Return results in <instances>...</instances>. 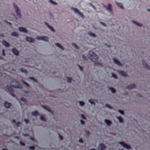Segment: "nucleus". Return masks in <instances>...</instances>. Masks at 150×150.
<instances>
[{"instance_id":"f257e3e1","label":"nucleus","mask_w":150,"mask_h":150,"mask_svg":"<svg viewBox=\"0 0 150 150\" xmlns=\"http://www.w3.org/2000/svg\"><path fill=\"white\" fill-rule=\"evenodd\" d=\"M10 84L11 85V86L7 85L6 87V88L10 91H12V86L18 88H22L21 86L17 81H11L10 83Z\"/></svg>"},{"instance_id":"f03ea898","label":"nucleus","mask_w":150,"mask_h":150,"mask_svg":"<svg viewBox=\"0 0 150 150\" xmlns=\"http://www.w3.org/2000/svg\"><path fill=\"white\" fill-rule=\"evenodd\" d=\"M88 56L90 59L92 61H97L98 59V56L92 51L89 52L88 54Z\"/></svg>"},{"instance_id":"7ed1b4c3","label":"nucleus","mask_w":150,"mask_h":150,"mask_svg":"<svg viewBox=\"0 0 150 150\" xmlns=\"http://www.w3.org/2000/svg\"><path fill=\"white\" fill-rule=\"evenodd\" d=\"M13 7L15 12L17 16L18 19H21V13L20 10L18 7L15 4H13Z\"/></svg>"},{"instance_id":"20e7f679","label":"nucleus","mask_w":150,"mask_h":150,"mask_svg":"<svg viewBox=\"0 0 150 150\" xmlns=\"http://www.w3.org/2000/svg\"><path fill=\"white\" fill-rule=\"evenodd\" d=\"M36 39L38 40H41L46 42L48 41V38L46 36H37Z\"/></svg>"},{"instance_id":"39448f33","label":"nucleus","mask_w":150,"mask_h":150,"mask_svg":"<svg viewBox=\"0 0 150 150\" xmlns=\"http://www.w3.org/2000/svg\"><path fill=\"white\" fill-rule=\"evenodd\" d=\"M71 9H72L74 13L79 15H80L81 17L83 18H84L83 16L80 12L76 8L71 7Z\"/></svg>"},{"instance_id":"423d86ee","label":"nucleus","mask_w":150,"mask_h":150,"mask_svg":"<svg viewBox=\"0 0 150 150\" xmlns=\"http://www.w3.org/2000/svg\"><path fill=\"white\" fill-rule=\"evenodd\" d=\"M142 64L144 69L148 70H150V66L146 64L144 61H142Z\"/></svg>"},{"instance_id":"0eeeda50","label":"nucleus","mask_w":150,"mask_h":150,"mask_svg":"<svg viewBox=\"0 0 150 150\" xmlns=\"http://www.w3.org/2000/svg\"><path fill=\"white\" fill-rule=\"evenodd\" d=\"M118 143L125 148L127 149H129L130 148V146L129 145H127L123 142H119Z\"/></svg>"},{"instance_id":"6e6552de","label":"nucleus","mask_w":150,"mask_h":150,"mask_svg":"<svg viewBox=\"0 0 150 150\" xmlns=\"http://www.w3.org/2000/svg\"><path fill=\"white\" fill-rule=\"evenodd\" d=\"M20 32H23L25 33H27L28 31L26 28L23 27H20L18 28Z\"/></svg>"},{"instance_id":"1a4fd4ad","label":"nucleus","mask_w":150,"mask_h":150,"mask_svg":"<svg viewBox=\"0 0 150 150\" xmlns=\"http://www.w3.org/2000/svg\"><path fill=\"white\" fill-rule=\"evenodd\" d=\"M25 39L26 41L29 42L33 43L35 41L34 39L30 37H27Z\"/></svg>"},{"instance_id":"9d476101","label":"nucleus","mask_w":150,"mask_h":150,"mask_svg":"<svg viewBox=\"0 0 150 150\" xmlns=\"http://www.w3.org/2000/svg\"><path fill=\"white\" fill-rule=\"evenodd\" d=\"M135 87V84H132L127 86L126 87V88L127 89L131 90L134 88Z\"/></svg>"},{"instance_id":"9b49d317","label":"nucleus","mask_w":150,"mask_h":150,"mask_svg":"<svg viewBox=\"0 0 150 150\" xmlns=\"http://www.w3.org/2000/svg\"><path fill=\"white\" fill-rule=\"evenodd\" d=\"M118 73L119 74L123 76L126 77L127 76V74L126 72L122 71H118Z\"/></svg>"},{"instance_id":"f8f14e48","label":"nucleus","mask_w":150,"mask_h":150,"mask_svg":"<svg viewBox=\"0 0 150 150\" xmlns=\"http://www.w3.org/2000/svg\"><path fill=\"white\" fill-rule=\"evenodd\" d=\"M42 107L44 109L46 110L48 112H50L51 114L53 115V113L52 111L50 109L46 106H42Z\"/></svg>"},{"instance_id":"ddd939ff","label":"nucleus","mask_w":150,"mask_h":150,"mask_svg":"<svg viewBox=\"0 0 150 150\" xmlns=\"http://www.w3.org/2000/svg\"><path fill=\"white\" fill-rule=\"evenodd\" d=\"M104 7L106 9L108 10L110 13L112 12V6L110 4H108V7H105V6H104Z\"/></svg>"},{"instance_id":"4468645a","label":"nucleus","mask_w":150,"mask_h":150,"mask_svg":"<svg viewBox=\"0 0 150 150\" xmlns=\"http://www.w3.org/2000/svg\"><path fill=\"white\" fill-rule=\"evenodd\" d=\"M112 60L118 66H121L122 65L121 63L118 60L115 59L114 58L112 59Z\"/></svg>"},{"instance_id":"2eb2a0df","label":"nucleus","mask_w":150,"mask_h":150,"mask_svg":"<svg viewBox=\"0 0 150 150\" xmlns=\"http://www.w3.org/2000/svg\"><path fill=\"white\" fill-rule=\"evenodd\" d=\"M105 123L108 126H110L112 124V122L111 121L105 119L104 120Z\"/></svg>"},{"instance_id":"dca6fc26","label":"nucleus","mask_w":150,"mask_h":150,"mask_svg":"<svg viewBox=\"0 0 150 150\" xmlns=\"http://www.w3.org/2000/svg\"><path fill=\"white\" fill-rule=\"evenodd\" d=\"M45 24L46 25V26L48 28L50 29L51 31L53 32H55V30L53 28V27L51 26H50L49 25L47 24L46 22H45Z\"/></svg>"},{"instance_id":"f3484780","label":"nucleus","mask_w":150,"mask_h":150,"mask_svg":"<svg viewBox=\"0 0 150 150\" xmlns=\"http://www.w3.org/2000/svg\"><path fill=\"white\" fill-rule=\"evenodd\" d=\"M105 146L102 144H100L98 147L99 150H103L105 149Z\"/></svg>"},{"instance_id":"a211bd4d","label":"nucleus","mask_w":150,"mask_h":150,"mask_svg":"<svg viewBox=\"0 0 150 150\" xmlns=\"http://www.w3.org/2000/svg\"><path fill=\"white\" fill-rule=\"evenodd\" d=\"M12 52L13 54L16 55H18L19 53L18 50L15 48L12 50Z\"/></svg>"},{"instance_id":"6ab92c4d","label":"nucleus","mask_w":150,"mask_h":150,"mask_svg":"<svg viewBox=\"0 0 150 150\" xmlns=\"http://www.w3.org/2000/svg\"><path fill=\"white\" fill-rule=\"evenodd\" d=\"M2 44L6 47H8L9 46L8 43L5 40H3L2 41Z\"/></svg>"},{"instance_id":"aec40b11","label":"nucleus","mask_w":150,"mask_h":150,"mask_svg":"<svg viewBox=\"0 0 150 150\" xmlns=\"http://www.w3.org/2000/svg\"><path fill=\"white\" fill-rule=\"evenodd\" d=\"M4 105L6 108H8L10 107L11 104L10 103L5 102L4 103Z\"/></svg>"},{"instance_id":"412c9836","label":"nucleus","mask_w":150,"mask_h":150,"mask_svg":"<svg viewBox=\"0 0 150 150\" xmlns=\"http://www.w3.org/2000/svg\"><path fill=\"white\" fill-rule=\"evenodd\" d=\"M132 22L133 24L138 26L141 27L142 26V24H139L135 21H132Z\"/></svg>"},{"instance_id":"4be33fe9","label":"nucleus","mask_w":150,"mask_h":150,"mask_svg":"<svg viewBox=\"0 0 150 150\" xmlns=\"http://www.w3.org/2000/svg\"><path fill=\"white\" fill-rule=\"evenodd\" d=\"M88 35L93 38H96V36L93 33L91 32H88Z\"/></svg>"},{"instance_id":"5701e85b","label":"nucleus","mask_w":150,"mask_h":150,"mask_svg":"<svg viewBox=\"0 0 150 150\" xmlns=\"http://www.w3.org/2000/svg\"><path fill=\"white\" fill-rule=\"evenodd\" d=\"M18 32H14L11 34V36L16 37H18Z\"/></svg>"},{"instance_id":"b1692460","label":"nucleus","mask_w":150,"mask_h":150,"mask_svg":"<svg viewBox=\"0 0 150 150\" xmlns=\"http://www.w3.org/2000/svg\"><path fill=\"white\" fill-rule=\"evenodd\" d=\"M116 118L118 120L119 122L120 123H122L123 122V119L121 117H116Z\"/></svg>"},{"instance_id":"393cba45","label":"nucleus","mask_w":150,"mask_h":150,"mask_svg":"<svg viewBox=\"0 0 150 150\" xmlns=\"http://www.w3.org/2000/svg\"><path fill=\"white\" fill-rule=\"evenodd\" d=\"M56 45L57 47L58 48L62 50H64V48L59 43H56L55 44Z\"/></svg>"},{"instance_id":"a878e982","label":"nucleus","mask_w":150,"mask_h":150,"mask_svg":"<svg viewBox=\"0 0 150 150\" xmlns=\"http://www.w3.org/2000/svg\"><path fill=\"white\" fill-rule=\"evenodd\" d=\"M32 115L33 116H36L39 115L38 112L37 111H35L33 112L32 113Z\"/></svg>"},{"instance_id":"bb28decb","label":"nucleus","mask_w":150,"mask_h":150,"mask_svg":"<svg viewBox=\"0 0 150 150\" xmlns=\"http://www.w3.org/2000/svg\"><path fill=\"white\" fill-rule=\"evenodd\" d=\"M115 3L118 7L122 9L123 8L122 5L121 3L115 2Z\"/></svg>"},{"instance_id":"cd10ccee","label":"nucleus","mask_w":150,"mask_h":150,"mask_svg":"<svg viewBox=\"0 0 150 150\" xmlns=\"http://www.w3.org/2000/svg\"><path fill=\"white\" fill-rule=\"evenodd\" d=\"M109 89L111 91V92L113 93H115V91L114 88L112 87H110L109 88Z\"/></svg>"},{"instance_id":"c85d7f7f","label":"nucleus","mask_w":150,"mask_h":150,"mask_svg":"<svg viewBox=\"0 0 150 150\" xmlns=\"http://www.w3.org/2000/svg\"><path fill=\"white\" fill-rule=\"evenodd\" d=\"M40 118L41 120L43 121H45L46 120V118L42 115H40Z\"/></svg>"},{"instance_id":"c756f323","label":"nucleus","mask_w":150,"mask_h":150,"mask_svg":"<svg viewBox=\"0 0 150 150\" xmlns=\"http://www.w3.org/2000/svg\"><path fill=\"white\" fill-rule=\"evenodd\" d=\"M79 105L81 106H83L85 104L82 101H79Z\"/></svg>"},{"instance_id":"7c9ffc66","label":"nucleus","mask_w":150,"mask_h":150,"mask_svg":"<svg viewBox=\"0 0 150 150\" xmlns=\"http://www.w3.org/2000/svg\"><path fill=\"white\" fill-rule=\"evenodd\" d=\"M48 1L50 3H51L52 4H53L55 5H57V3H56V2H55L53 1L52 0H49Z\"/></svg>"},{"instance_id":"2f4dec72","label":"nucleus","mask_w":150,"mask_h":150,"mask_svg":"<svg viewBox=\"0 0 150 150\" xmlns=\"http://www.w3.org/2000/svg\"><path fill=\"white\" fill-rule=\"evenodd\" d=\"M119 112L121 115H123L124 114V112L123 111L120 110H118Z\"/></svg>"},{"instance_id":"473e14b6","label":"nucleus","mask_w":150,"mask_h":150,"mask_svg":"<svg viewBox=\"0 0 150 150\" xmlns=\"http://www.w3.org/2000/svg\"><path fill=\"white\" fill-rule=\"evenodd\" d=\"M88 101L91 104H93L94 105H95V103L94 102H93L92 101V100H91L89 99L88 100Z\"/></svg>"},{"instance_id":"72a5a7b5","label":"nucleus","mask_w":150,"mask_h":150,"mask_svg":"<svg viewBox=\"0 0 150 150\" xmlns=\"http://www.w3.org/2000/svg\"><path fill=\"white\" fill-rule=\"evenodd\" d=\"M95 65L98 67H103V66L100 64L98 63H95Z\"/></svg>"},{"instance_id":"f704fd0d","label":"nucleus","mask_w":150,"mask_h":150,"mask_svg":"<svg viewBox=\"0 0 150 150\" xmlns=\"http://www.w3.org/2000/svg\"><path fill=\"white\" fill-rule=\"evenodd\" d=\"M67 82L69 83H70L71 82V78L67 77Z\"/></svg>"},{"instance_id":"c9c22d12","label":"nucleus","mask_w":150,"mask_h":150,"mask_svg":"<svg viewBox=\"0 0 150 150\" xmlns=\"http://www.w3.org/2000/svg\"><path fill=\"white\" fill-rule=\"evenodd\" d=\"M72 45H73V46L76 49H79V47H78V46L76 45L75 44V43H72Z\"/></svg>"},{"instance_id":"e433bc0d","label":"nucleus","mask_w":150,"mask_h":150,"mask_svg":"<svg viewBox=\"0 0 150 150\" xmlns=\"http://www.w3.org/2000/svg\"><path fill=\"white\" fill-rule=\"evenodd\" d=\"M105 106L107 108L110 109H112V108L110 106H109L107 104H106L105 105Z\"/></svg>"},{"instance_id":"4c0bfd02","label":"nucleus","mask_w":150,"mask_h":150,"mask_svg":"<svg viewBox=\"0 0 150 150\" xmlns=\"http://www.w3.org/2000/svg\"><path fill=\"white\" fill-rule=\"evenodd\" d=\"M111 74V75H112V76L115 79H117V77H116V76L113 73H112Z\"/></svg>"},{"instance_id":"58836bf2","label":"nucleus","mask_w":150,"mask_h":150,"mask_svg":"<svg viewBox=\"0 0 150 150\" xmlns=\"http://www.w3.org/2000/svg\"><path fill=\"white\" fill-rule=\"evenodd\" d=\"M20 70L21 71V72H24L25 73H27V72L26 71H25V70L23 69H20Z\"/></svg>"},{"instance_id":"ea45409f","label":"nucleus","mask_w":150,"mask_h":150,"mask_svg":"<svg viewBox=\"0 0 150 150\" xmlns=\"http://www.w3.org/2000/svg\"><path fill=\"white\" fill-rule=\"evenodd\" d=\"M21 101H22L24 102H26V100L25 98H21Z\"/></svg>"},{"instance_id":"a19ab883","label":"nucleus","mask_w":150,"mask_h":150,"mask_svg":"<svg viewBox=\"0 0 150 150\" xmlns=\"http://www.w3.org/2000/svg\"><path fill=\"white\" fill-rule=\"evenodd\" d=\"M29 79H31V80H32L35 81L36 82H37V80H36V79H34L33 78L29 77Z\"/></svg>"},{"instance_id":"79ce46f5","label":"nucleus","mask_w":150,"mask_h":150,"mask_svg":"<svg viewBox=\"0 0 150 150\" xmlns=\"http://www.w3.org/2000/svg\"><path fill=\"white\" fill-rule=\"evenodd\" d=\"M100 24H101V25H103L104 27H105L106 26V25H105V23H103L101 22H100Z\"/></svg>"},{"instance_id":"37998d69","label":"nucleus","mask_w":150,"mask_h":150,"mask_svg":"<svg viewBox=\"0 0 150 150\" xmlns=\"http://www.w3.org/2000/svg\"><path fill=\"white\" fill-rule=\"evenodd\" d=\"M80 116H81V117L83 119H84V120L86 119V117L83 115L81 114V115Z\"/></svg>"},{"instance_id":"c03bdc74","label":"nucleus","mask_w":150,"mask_h":150,"mask_svg":"<svg viewBox=\"0 0 150 150\" xmlns=\"http://www.w3.org/2000/svg\"><path fill=\"white\" fill-rule=\"evenodd\" d=\"M78 67H79V69L82 71V72L83 71V69H82V68H81V67H80L79 65H78Z\"/></svg>"},{"instance_id":"a18cd8bd","label":"nucleus","mask_w":150,"mask_h":150,"mask_svg":"<svg viewBox=\"0 0 150 150\" xmlns=\"http://www.w3.org/2000/svg\"><path fill=\"white\" fill-rule=\"evenodd\" d=\"M80 122L81 124L82 125H83L84 124V122L82 120H80Z\"/></svg>"},{"instance_id":"49530a36","label":"nucleus","mask_w":150,"mask_h":150,"mask_svg":"<svg viewBox=\"0 0 150 150\" xmlns=\"http://www.w3.org/2000/svg\"><path fill=\"white\" fill-rule=\"evenodd\" d=\"M29 148L32 150H33L34 149V146H30L29 147Z\"/></svg>"},{"instance_id":"de8ad7c7","label":"nucleus","mask_w":150,"mask_h":150,"mask_svg":"<svg viewBox=\"0 0 150 150\" xmlns=\"http://www.w3.org/2000/svg\"><path fill=\"white\" fill-rule=\"evenodd\" d=\"M2 54L3 56H4L5 55V54L4 53V50H3L2 51Z\"/></svg>"},{"instance_id":"09e8293b","label":"nucleus","mask_w":150,"mask_h":150,"mask_svg":"<svg viewBox=\"0 0 150 150\" xmlns=\"http://www.w3.org/2000/svg\"><path fill=\"white\" fill-rule=\"evenodd\" d=\"M22 82H23V83H24V84H25L27 86H29L28 84V83H25L24 81H23Z\"/></svg>"},{"instance_id":"8fccbe9b","label":"nucleus","mask_w":150,"mask_h":150,"mask_svg":"<svg viewBox=\"0 0 150 150\" xmlns=\"http://www.w3.org/2000/svg\"><path fill=\"white\" fill-rule=\"evenodd\" d=\"M59 139L60 140H62V137L61 136H60L59 134Z\"/></svg>"},{"instance_id":"3c124183","label":"nucleus","mask_w":150,"mask_h":150,"mask_svg":"<svg viewBox=\"0 0 150 150\" xmlns=\"http://www.w3.org/2000/svg\"><path fill=\"white\" fill-rule=\"evenodd\" d=\"M82 58L83 59H84V60H85L86 59V57L83 55H82Z\"/></svg>"},{"instance_id":"603ef678","label":"nucleus","mask_w":150,"mask_h":150,"mask_svg":"<svg viewBox=\"0 0 150 150\" xmlns=\"http://www.w3.org/2000/svg\"><path fill=\"white\" fill-rule=\"evenodd\" d=\"M19 143L22 146L25 145V144L24 143H22L21 142H20Z\"/></svg>"},{"instance_id":"864d4df0","label":"nucleus","mask_w":150,"mask_h":150,"mask_svg":"<svg viewBox=\"0 0 150 150\" xmlns=\"http://www.w3.org/2000/svg\"><path fill=\"white\" fill-rule=\"evenodd\" d=\"M20 124V122H18L16 124V125L17 126H19V124Z\"/></svg>"},{"instance_id":"5fc2aeb1","label":"nucleus","mask_w":150,"mask_h":150,"mask_svg":"<svg viewBox=\"0 0 150 150\" xmlns=\"http://www.w3.org/2000/svg\"><path fill=\"white\" fill-rule=\"evenodd\" d=\"M10 94L12 96H13V97H15V96L13 94L11 93Z\"/></svg>"},{"instance_id":"6e6d98bb","label":"nucleus","mask_w":150,"mask_h":150,"mask_svg":"<svg viewBox=\"0 0 150 150\" xmlns=\"http://www.w3.org/2000/svg\"><path fill=\"white\" fill-rule=\"evenodd\" d=\"M24 121H25V122L26 123H28V121L27 120H24Z\"/></svg>"},{"instance_id":"4d7b16f0","label":"nucleus","mask_w":150,"mask_h":150,"mask_svg":"<svg viewBox=\"0 0 150 150\" xmlns=\"http://www.w3.org/2000/svg\"><path fill=\"white\" fill-rule=\"evenodd\" d=\"M79 142L80 143H83V141L81 139H80L79 141Z\"/></svg>"},{"instance_id":"13d9d810","label":"nucleus","mask_w":150,"mask_h":150,"mask_svg":"<svg viewBox=\"0 0 150 150\" xmlns=\"http://www.w3.org/2000/svg\"><path fill=\"white\" fill-rule=\"evenodd\" d=\"M92 8H93L94 9H96L95 7L93 6L92 5Z\"/></svg>"},{"instance_id":"bf43d9fd","label":"nucleus","mask_w":150,"mask_h":150,"mask_svg":"<svg viewBox=\"0 0 150 150\" xmlns=\"http://www.w3.org/2000/svg\"><path fill=\"white\" fill-rule=\"evenodd\" d=\"M146 10H147L148 11H149V12H150V9H147Z\"/></svg>"},{"instance_id":"052dcab7","label":"nucleus","mask_w":150,"mask_h":150,"mask_svg":"<svg viewBox=\"0 0 150 150\" xmlns=\"http://www.w3.org/2000/svg\"><path fill=\"white\" fill-rule=\"evenodd\" d=\"M8 24H9L10 25H11V23L9 22H8Z\"/></svg>"},{"instance_id":"680f3d73","label":"nucleus","mask_w":150,"mask_h":150,"mask_svg":"<svg viewBox=\"0 0 150 150\" xmlns=\"http://www.w3.org/2000/svg\"><path fill=\"white\" fill-rule=\"evenodd\" d=\"M30 139H31L32 140H33V141H34V139H33V138H31V137H30Z\"/></svg>"},{"instance_id":"e2e57ef3","label":"nucleus","mask_w":150,"mask_h":150,"mask_svg":"<svg viewBox=\"0 0 150 150\" xmlns=\"http://www.w3.org/2000/svg\"><path fill=\"white\" fill-rule=\"evenodd\" d=\"M15 138H17V139H18V137H15Z\"/></svg>"},{"instance_id":"0e129e2a","label":"nucleus","mask_w":150,"mask_h":150,"mask_svg":"<svg viewBox=\"0 0 150 150\" xmlns=\"http://www.w3.org/2000/svg\"><path fill=\"white\" fill-rule=\"evenodd\" d=\"M90 150H95L94 149H90Z\"/></svg>"},{"instance_id":"69168bd1","label":"nucleus","mask_w":150,"mask_h":150,"mask_svg":"<svg viewBox=\"0 0 150 150\" xmlns=\"http://www.w3.org/2000/svg\"><path fill=\"white\" fill-rule=\"evenodd\" d=\"M27 134H24V136H27Z\"/></svg>"},{"instance_id":"338daca9","label":"nucleus","mask_w":150,"mask_h":150,"mask_svg":"<svg viewBox=\"0 0 150 150\" xmlns=\"http://www.w3.org/2000/svg\"><path fill=\"white\" fill-rule=\"evenodd\" d=\"M13 122H14V123H15V120H13Z\"/></svg>"},{"instance_id":"774afa93","label":"nucleus","mask_w":150,"mask_h":150,"mask_svg":"<svg viewBox=\"0 0 150 150\" xmlns=\"http://www.w3.org/2000/svg\"><path fill=\"white\" fill-rule=\"evenodd\" d=\"M2 150H7V149H2Z\"/></svg>"}]
</instances>
